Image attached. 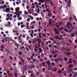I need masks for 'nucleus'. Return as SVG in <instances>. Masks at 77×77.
Instances as JSON below:
<instances>
[{"mask_svg": "<svg viewBox=\"0 0 77 77\" xmlns=\"http://www.w3.org/2000/svg\"><path fill=\"white\" fill-rule=\"evenodd\" d=\"M38 28H39L40 29H43V28L42 27V26H39L38 27Z\"/></svg>", "mask_w": 77, "mask_h": 77, "instance_id": "nucleus-39", "label": "nucleus"}, {"mask_svg": "<svg viewBox=\"0 0 77 77\" xmlns=\"http://www.w3.org/2000/svg\"><path fill=\"white\" fill-rule=\"evenodd\" d=\"M10 11V8H7L5 9V12H8Z\"/></svg>", "mask_w": 77, "mask_h": 77, "instance_id": "nucleus-6", "label": "nucleus"}, {"mask_svg": "<svg viewBox=\"0 0 77 77\" xmlns=\"http://www.w3.org/2000/svg\"><path fill=\"white\" fill-rule=\"evenodd\" d=\"M34 52H35V53H38V49H37V48H35L34 49Z\"/></svg>", "mask_w": 77, "mask_h": 77, "instance_id": "nucleus-10", "label": "nucleus"}, {"mask_svg": "<svg viewBox=\"0 0 77 77\" xmlns=\"http://www.w3.org/2000/svg\"><path fill=\"white\" fill-rule=\"evenodd\" d=\"M43 59L44 60H48V58L47 57H44L43 58Z\"/></svg>", "mask_w": 77, "mask_h": 77, "instance_id": "nucleus-30", "label": "nucleus"}, {"mask_svg": "<svg viewBox=\"0 0 77 77\" xmlns=\"http://www.w3.org/2000/svg\"><path fill=\"white\" fill-rule=\"evenodd\" d=\"M54 69V70H53L54 71V72H55V71H56V70H57V67H55V68H52V69Z\"/></svg>", "mask_w": 77, "mask_h": 77, "instance_id": "nucleus-15", "label": "nucleus"}, {"mask_svg": "<svg viewBox=\"0 0 77 77\" xmlns=\"http://www.w3.org/2000/svg\"><path fill=\"white\" fill-rule=\"evenodd\" d=\"M42 64H43V66H45V62H43Z\"/></svg>", "mask_w": 77, "mask_h": 77, "instance_id": "nucleus-27", "label": "nucleus"}, {"mask_svg": "<svg viewBox=\"0 0 77 77\" xmlns=\"http://www.w3.org/2000/svg\"><path fill=\"white\" fill-rule=\"evenodd\" d=\"M8 39H9V38H8V37H7L6 38V39H5V42H7V40H8Z\"/></svg>", "mask_w": 77, "mask_h": 77, "instance_id": "nucleus-24", "label": "nucleus"}, {"mask_svg": "<svg viewBox=\"0 0 77 77\" xmlns=\"http://www.w3.org/2000/svg\"><path fill=\"white\" fill-rule=\"evenodd\" d=\"M46 11L47 12H48V13H50L51 12V11L50 9L48 8H47L46 9Z\"/></svg>", "mask_w": 77, "mask_h": 77, "instance_id": "nucleus-3", "label": "nucleus"}, {"mask_svg": "<svg viewBox=\"0 0 77 77\" xmlns=\"http://www.w3.org/2000/svg\"><path fill=\"white\" fill-rule=\"evenodd\" d=\"M18 54H19L20 56H21L23 54V52H20L18 53Z\"/></svg>", "mask_w": 77, "mask_h": 77, "instance_id": "nucleus-23", "label": "nucleus"}, {"mask_svg": "<svg viewBox=\"0 0 77 77\" xmlns=\"http://www.w3.org/2000/svg\"><path fill=\"white\" fill-rule=\"evenodd\" d=\"M77 72H76V74L74 75V77H76V76H77Z\"/></svg>", "mask_w": 77, "mask_h": 77, "instance_id": "nucleus-62", "label": "nucleus"}, {"mask_svg": "<svg viewBox=\"0 0 77 77\" xmlns=\"http://www.w3.org/2000/svg\"><path fill=\"white\" fill-rule=\"evenodd\" d=\"M49 23H51L52 22V19H50L49 20Z\"/></svg>", "mask_w": 77, "mask_h": 77, "instance_id": "nucleus-34", "label": "nucleus"}, {"mask_svg": "<svg viewBox=\"0 0 77 77\" xmlns=\"http://www.w3.org/2000/svg\"><path fill=\"white\" fill-rule=\"evenodd\" d=\"M55 38L56 39H61V38H59V37H58L57 36H55Z\"/></svg>", "mask_w": 77, "mask_h": 77, "instance_id": "nucleus-21", "label": "nucleus"}, {"mask_svg": "<svg viewBox=\"0 0 77 77\" xmlns=\"http://www.w3.org/2000/svg\"><path fill=\"white\" fill-rule=\"evenodd\" d=\"M38 2L41 3H44V0H39Z\"/></svg>", "mask_w": 77, "mask_h": 77, "instance_id": "nucleus-8", "label": "nucleus"}, {"mask_svg": "<svg viewBox=\"0 0 77 77\" xmlns=\"http://www.w3.org/2000/svg\"><path fill=\"white\" fill-rule=\"evenodd\" d=\"M27 9H29V7L28 6H26Z\"/></svg>", "mask_w": 77, "mask_h": 77, "instance_id": "nucleus-49", "label": "nucleus"}, {"mask_svg": "<svg viewBox=\"0 0 77 77\" xmlns=\"http://www.w3.org/2000/svg\"><path fill=\"white\" fill-rule=\"evenodd\" d=\"M26 29H30V28H29V26H27L26 27Z\"/></svg>", "mask_w": 77, "mask_h": 77, "instance_id": "nucleus-26", "label": "nucleus"}, {"mask_svg": "<svg viewBox=\"0 0 77 77\" xmlns=\"http://www.w3.org/2000/svg\"><path fill=\"white\" fill-rule=\"evenodd\" d=\"M64 61L65 62H68V58L65 57L64 58Z\"/></svg>", "mask_w": 77, "mask_h": 77, "instance_id": "nucleus-16", "label": "nucleus"}, {"mask_svg": "<svg viewBox=\"0 0 77 77\" xmlns=\"http://www.w3.org/2000/svg\"><path fill=\"white\" fill-rule=\"evenodd\" d=\"M21 60L22 63H24V59H21Z\"/></svg>", "mask_w": 77, "mask_h": 77, "instance_id": "nucleus-18", "label": "nucleus"}, {"mask_svg": "<svg viewBox=\"0 0 77 77\" xmlns=\"http://www.w3.org/2000/svg\"><path fill=\"white\" fill-rule=\"evenodd\" d=\"M3 9V8L2 5H1V6H0V9Z\"/></svg>", "mask_w": 77, "mask_h": 77, "instance_id": "nucleus-38", "label": "nucleus"}, {"mask_svg": "<svg viewBox=\"0 0 77 77\" xmlns=\"http://www.w3.org/2000/svg\"><path fill=\"white\" fill-rule=\"evenodd\" d=\"M41 14L42 15V17H44V12H43V11H41Z\"/></svg>", "mask_w": 77, "mask_h": 77, "instance_id": "nucleus-13", "label": "nucleus"}, {"mask_svg": "<svg viewBox=\"0 0 77 77\" xmlns=\"http://www.w3.org/2000/svg\"><path fill=\"white\" fill-rule=\"evenodd\" d=\"M35 23H36V22L35 21H33L31 23L32 24H34Z\"/></svg>", "mask_w": 77, "mask_h": 77, "instance_id": "nucleus-22", "label": "nucleus"}, {"mask_svg": "<svg viewBox=\"0 0 77 77\" xmlns=\"http://www.w3.org/2000/svg\"><path fill=\"white\" fill-rule=\"evenodd\" d=\"M70 36H71L72 37H74V34H71L70 35Z\"/></svg>", "mask_w": 77, "mask_h": 77, "instance_id": "nucleus-45", "label": "nucleus"}, {"mask_svg": "<svg viewBox=\"0 0 77 77\" xmlns=\"http://www.w3.org/2000/svg\"><path fill=\"white\" fill-rule=\"evenodd\" d=\"M52 15V14H48V17H51Z\"/></svg>", "mask_w": 77, "mask_h": 77, "instance_id": "nucleus-31", "label": "nucleus"}, {"mask_svg": "<svg viewBox=\"0 0 77 77\" xmlns=\"http://www.w3.org/2000/svg\"><path fill=\"white\" fill-rule=\"evenodd\" d=\"M1 3L2 4H4V3H5V1H2L1 2Z\"/></svg>", "mask_w": 77, "mask_h": 77, "instance_id": "nucleus-56", "label": "nucleus"}, {"mask_svg": "<svg viewBox=\"0 0 77 77\" xmlns=\"http://www.w3.org/2000/svg\"><path fill=\"white\" fill-rule=\"evenodd\" d=\"M11 11H14V8H11Z\"/></svg>", "mask_w": 77, "mask_h": 77, "instance_id": "nucleus-53", "label": "nucleus"}, {"mask_svg": "<svg viewBox=\"0 0 77 77\" xmlns=\"http://www.w3.org/2000/svg\"><path fill=\"white\" fill-rule=\"evenodd\" d=\"M31 20H33L34 19L33 17V16H31Z\"/></svg>", "mask_w": 77, "mask_h": 77, "instance_id": "nucleus-55", "label": "nucleus"}, {"mask_svg": "<svg viewBox=\"0 0 77 77\" xmlns=\"http://www.w3.org/2000/svg\"><path fill=\"white\" fill-rule=\"evenodd\" d=\"M28 47L29 48V50H32V49L31 48V46H29Z\"/></svg>", "mask_w": 77, "mask_h": 77, "instance_id": "nucleus-52", "label": "nucleus"}, {"mask_svg": "<svg viewBox=\"0 0 77 77\" xmlns=\"http://www.w3.org/2000/svg\"><path fill=\"white\" fill-rule=\"evenodd\" d=\"M14 71L16 72H18V71L17 70V68H14Z\"/></svg>", "mask_w": 77, "mask_h": 77, "instance_id": "nucleus-12", "label": "nucleus"}, {"mask_svg": "<svg viewBox=\"0 0 77 77\" xmlns=\"http://www.w3.org/2000/svg\"><path fill=\"white\" fill-rule=\"evenodd\" d=\"M14 45L15 46H17V47H18V46L19 45L17 44V43H15V44H14Z\"/></svg>", "mask_w": 77, "mask_h": 77, "instance_id": "nucleus-32", "label": "nucleus"}, {"mask_svg": "<svg viewBox=\"0 0 77 77\" xmlns=\"http://www.w3.org/2000/svg\"><path fill=\"white\" fill-rule=\"evenodd\" d=\"M30 18H29L26 20V21H27V22H29L30 21Z\"/></svg>", "mask_w": 77, "mask_h": 77, "instance_id": "nucleus-19", "label": "nucleus"}, {"mask_svg": "<svg viewBox=\"0 0 77 77\" xmlns=\"http://www.w3.org/2000/svg\"><path fill=\"white\" fill-rule=\"evenodd\" d=\"M60 60V58H58V59L57 60H56V61H59Z\"/></svg>", "mask_w": 77, "mask_h": 77, "instance_id": "nucleus-42", "label": "nucleus"}, {"mask_svg": "<svg viewBox=\"0 0 77 77\" xmlns=\"http://www.w3.org/2000/svg\"><path fill=\"white\" fill-rule=\"evenodd\" d=\"M67 4L69 8H70L71 7L70 5L71 4V0H69V3H67Z\"/></svg>", "mask_w": 77, "mask_h": 77, "instance_id": "nucleus-5", "label": "nucleus"}, {"mask_svg": "<svg viewBox=\"0 0 77 77\" xmlns=\"http://www.w3.org/2000/svg\"><path fill=\"white\" fill-rule=\"evenodd\" d=\"M50 4L51 5H52V6H53L54 5L53 4V2H51Z\"/></svg>", "mask_w": 77, "mask_h": 77, "instance_id": "nucleus-46", "label": "nucleus"}, {"mask_svg": "<svg viewBox=\"0 0 77 77\" xmlns=\"http://www.w3.org/2000/svg\"><path fill=\"white\" fill-rule=\"evenodd\" d=\"M16 12H15V14L17 15V17H20V15L21 14L19 13V11H20V8L17 7L15 8Z\"/></svg>", "mask_w": 77, "mask_h": 77, "instance_id": "nucleus-1", "label": "nucleus"}, {"mask_svg": "<svg viewBox=\"0 0 77 77\" xmlns=\"http://www.w3.org/2000/svg\"><path fill=\"white\" fill-rule=\"evenodd\" d=\"M19 17L18 18V20H22V18Z\"/></svg>", "mask_w": 77, "mask_h": 77, "instance_id": "nucleus-28", "label": "nucleus"}, {"mask_svg": "<svg viewBox=\"0 0 77 77\" xmlns=\"http://www.w3.org/2000/svg\"><path fill=\"white\" fill-rule=\"evenodd\" d=\"M75 43H77V39H76V40H75Z\"/></svg>", "mask_w": 77, "mask_h": 77, "instance_id": "nucleus-64", "label": "nucleus"}, {"mask_svg": "<svg viewBox=\"0 0 77 77\" xmlns=\"http://www.w3.org/2000/svg\"><path fill=\"white\" fill-rule=\"evenodd\" d=\"M11 72V71L9 70H8L7 71V72L8 74H10V72Z\"/></svg>", "mask_w": 77, "mask_h": 77, "instance_id": "nucleus-25", "label": "nucleus"}, {"mask_svg": "<svg viewBox=\"0 0 77 77\" xmlns=\"http://www.w3.org/2000/svg\"><path fill=\"white\" fill-rule=\"evenodd\" d=\"M30 36L32 38H33V34L32 33H30Z\"/></svg>", "mask_w": 77, "mask_h": 77, "instance_id": "nucleus-47", "label": "nucleus"}, {"mask_svg": "<svg viewBox=\"0 0 77 77\" xmlns=\"http://www.w3.org/2000/svg\"><path fill=\"white\" fill-rule=\"evenodd\" d=\"M41 55L42 56V57H44V53H42L41 54Z\"/></svg>", "mask_w": 77, "mask_h": 77, "instance_id": "nucleus-41", "label": "nucleus"}, {"mask_svg": "<svg viewBox=\"0 0 77 77\" xmlns=\"http://www.w3.org/2000/svg\"><path fill=\"white\" fill-rule=\"evenodd\" d=\"M46 64H48V66H50L51 64V62L49 60L47 61L46 62Z\"/></svg>", "mask_w": 77, "mask_h": 77, "instance_id": "nucleus-4", "label": "nucleus"}, {"mask_svg": "<svg viewBox=\"0 0 77 77\" xmlns=\"http://www.w3.org/2000/svg\"><path fill=\"white\" fill-rule=\"evenodd\" d=\"M64 69H65V68L63 67L62 69H61V72H63V71H64Z\"/></svg>", "mask_w": 77, "mask_h": 77, "instance_id": "nucleus-40", "label": "nucleus"}, {"mask_svg": "<svg viewBox=\"0 0 77 77\" xmlns=\"http://www.w3.org/2000/svg\"><path fill=\"white\" fill-rule=\"evenodd\" d=\"M24 27V25H22L21 26V28H23V27Z\"/></svg>", "mask_w": 77, "mask_h": 77, "instance_id": "nucleus-44", "label": "nucleus"}, {"mask_svg": "<svg viewBox=\"0 0 77 77\" xmlns=\"http://www.w3.org/2000/svg\"><path fill=\"white\" fill-rule=\"evenodd\" d=\"M7 8V6L6 5H4L3 6V9H5Z\"/></svg>", "mask_w": 77, "mask_h": 77, "instance_id": "nucleus-11", "label": "nucleus"}, {"mask_svg": "<svg viewBox=\"0 0 77 77\" xmlns=\"http://www.w3.org/2000/svg\"><path fill=\"white\" fill-rule=\"evenodd\" d=\"M59 2L60 3V4H62V1H59Z\"/></svg>", "mask_w": 77, "mask_h": 77, "instance_id": "nucleus-60", "label": "nucleus"}, {"mask_svg": "<svg viewBox=\"0 0 77 77\" xmlns=\"http://www.w3.org/2000/svg\"><path fill=\"white\" fill-rule=\"evenodd\" d=\"M26 25H27V26H29V23L27 22L26 23Z\"/></svg>", "mask_w": 77, "mask_h": 77, "instance_id": "nucleus-35", "label": "nucleus"}, {"mask_svg": "<svg viewBox=\"0 0 77 77\" xmlns=\"http://www.w3.org/2000/svg\"><path fill=\"white\" fill-rule=\"evenodd\" d=\"M53 14H57V13L54 11H53Z\"/></svg>", "mask_w": 77, "mask_h": 77, "instance_id": "nucleus-59", "label": "nucleus"}, {"mask_svg": "<svg viewBox=\"0 0 77 77\" xmlns=\"http://www.w3.org/2000/svg\"><path fill=\"white\" fill-rule=\"evenodd\" d=\"M24 14L25 15H28V14H29V13L28 12H27V11L25 10Z\"/></svg>", "mask_w": 77, "mask_h": 77, "instance_id": "nucleus-9", "label": "nucleus"}, {"mask_svg": "<svg viewBox=\"0 0 77 77\" xmlns=\"http://www.w3.org/2000/svg\"><path fill=\"white\" fill-rule=\"evenodd\" d=\"M67 74V72H66V71H64V76H65V75H66Z\"/></svg>", "mask_w": 77, "mask_h": 77, "instance_id": "nucleus-14", "label": "nucleus"}, {"mask_svg": "<svg viewBox=\"0 0 77 77\" xmlns=\"http://www.w3.org/2000/svg\"><path fill=\"white\" fill-rule=\"evenodd\" d=\"M26 50H27L28 51H29V48L26 47Z\"/></svg>", "mask_w": 77, "mask_h": 77, "instance_id": "nucleus-37", "label": "nucleus"}, {"mask_svg": "<svg viewBox=\"0 0 77 77\" xmlns=\"http://www.w3.org/2000/svg\"><path fill=\"white\" fill-rule=\"evenodd\" d=\"M28 72L29 73H32V72L30 71V70H28Z\"/></svg>", "mask_w": 77, "mask_h": 77, "instance_id": "nucleus-57", "label": "nucleus"}, {"mask_svg": "<svg viewBox=\"0 0 77 77\" xmlns=\"http://www.w3.org/2000/svg\"><path fill=\"white\" fill-rule=\"evenodd\" d=\"M48 46L50 48H51V47H52V45H48Z\"/></svg>", "mask_w": 77, "mask_h": 77, "instance_id": "nucleus-61", "label": "nucleus"}, {"mask_svg": "<svg viewBox=\"0 0 77 77\" xmlns=\"http://www.w3.org/2000/svg\"><path fill=\"white\" fill-rule=\"evenodd\" d=\"M44 24L45 26H42V27H45L46 26V25H47V24H46V23H44Z\"/></svg>", "mask_w": 77, "mask_h": 77, "instance_id": "nucleus-29", "label": "nucleus"}, {"mask_svg": "<svg viewBox=\"0 0 77 77\" xmlns=\"http://www.w3.org/2000/svg\"><path fill=\"white\" fill-rule=\"evenodd\" d=\"M51 65H54L55 64H54V62H52L51 63Z\"/></svg>", "mask_w": 77, "mask_h": 77, "instance_id": "nucleus-43", "label": "nucleus"}, {"mask_svg": "<svg viewBox=\"0 0 77 77\" xmlns=\"http://www.w3.org/2000/svg\"><path fill=\"white\" fill-rule=\"evenodd\" d=\"M72 74H70L69 75V77H72Z\"/></svg>", "mask_w": 77, "mask_h": 77, "instance_id": "nucleus-48", "label": "nucleus"}, {"mask_svg": "<svg viewBox=\"0 0 77 77\" xmlns=\"http://www.w3.org/2000/svg\"><path fill=\"white\" fill-rule=\"evenodd\" d=\"M66 54H68L69 55H71V53L70 52L67 53Z\"/></svg>", "mask_w": 77, "mask_h": 77, "instance_id": "nucleus-54", "label": "nucleus"}, {"mask_svg": "<svg viewBox=\"0 0 77 77\" xmlns=\"http://www.w3.org/2000/svg\"><path fill=\"white\" fill-rule=\"evenodd\" d=\"M72 64H70L69 65V68H72Z\"/></svg>", "mask_w": 77, "mask_h": 77, "instance_id": "nucleus-20", "label": "nucleus"}, {"mask_svg": "<svg viewBox=\"0 0 77 77\" xmlns=\"http://www.w3.org/2000/svg\"><path fill=\"white\" fill-rule=\"evenodd\" d=\"M33 35L34 36H37V34L36 33H35Z\"/></svg>", "mask_w": 77, "mask_h": 77, "instance_id": "nucleus-58", "label": "nucleus"}, {"mask_svg": "<svg viewBox=\"0 0 77 77\" xmlns=\"http://www.w3.org/2000/svg\"><path fill=\"white\" fill-rule=\"evenodd\" d=\"M54 31L55 32V34H57V35H59V31L57 30V29H54Z\"/></svg>", "mask_w": 77, "mask_h": 77, "instance_id": "nucleus-2", "label": "nucleus"}, {"mask_svg": "<svg viewBox=\"0 0 77 77\" xmlns=\"http://www.w3.org/2000/svg\"><path fill=\"white\" fill-rule=\"evenodd\" d=\"M42 34L43 36H44V37H46L47 36L46 35H45V34L43 33H42Z\"/></svg>", "mask_w": 77, "mask_h": 77, "instance_id": "nucleus-33", "label": "nucleus"}, {"mask_svg": "<svg viewBox=\"0 0 77 77\" xmlns=\"http://www.w3.org/2000/svg\"><path fill=\"white\" fill-rule=\"evenodd\" d=\"M36 8H39V5H36Z\"/></svg>", "mask_w": 77, "mask_h": 77, "instance_id": "nucleus-51", "label": "nucleus"}, {"mask_svg": "<svg viewBox=\"0 0 77 77\" xmlns=\"http://www.w3.org/2000/svg\"><path fill=\"white\" fill-rule=\"evenodd\" d=\"M7 23H8V25H9V26H10V25H11V22H10V21H9V22H7Z\"/></svg>", "mask_w": 77, "mask_h": 77, "instance_id": "nucleus-36", "label": "nucleus"}, {"mask_svg": "<svg viewBox=\"0 0 77 77\" xmlns=\"http://www.w3.org/2000/svg\"><path fill=\"white\" fill-rule=\"evenodd\" d=\"M72 63V61H70V59H69V62L67 63Z\"/></svg>", "mask_w": 77, "mask_h": 77, "instance_id": "nucleus-17", "label": "nucleus"}, {"mask_svg": "<svg viewBox=\"0 0 77 77\" xmlns=\"http://www.w3.org/2000/svg\"><path fill=\"white\" fill-rule=\"evenodd\" d=\"M33 33H34V31H33V30H31V34H33Z\"/></svg>", "mask_w": 77, "mask_h": 77, "instance_id": "nucleus-50", "label": "nucleus"}, {"mask_svg": "<svg viewBox=\"0 0 77 77\" xmlns=\"http://www.w3.org/2000/svg\"><path fill=\"white\" fill-rule=\"evenodd\" d=\"M40 11H41V10H39V9L38 8L37 9L36 12L37 14H40Z\"/></svg>", "mask_w": 77, "mask_h": 77, "instance_id": "nucleus-7", "label": "nucleus"}, {"mask_svg": "<svg viewBox=\"0 0 77 77\" xmlns=\"http://www.w3.org/2000/svg\"><path fill=\"white\" fill-rule=\"evenodd\" d=\"M54 47L55 48H57V46L56 45H54Z\"/></svg>", "mask_w": 77, "mask_h": 77, "instance_id": "nucleus-63", "label": "nucleus"}]
</instances>
